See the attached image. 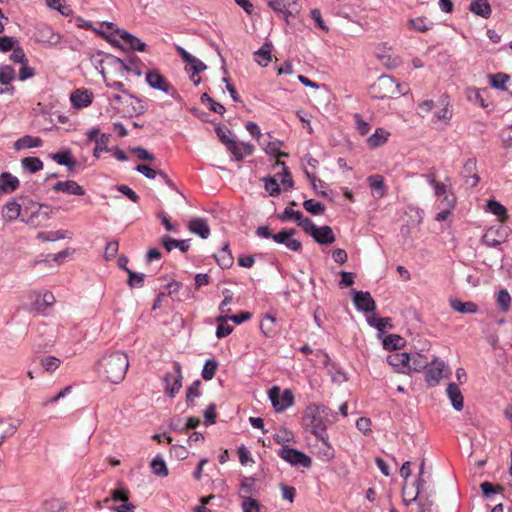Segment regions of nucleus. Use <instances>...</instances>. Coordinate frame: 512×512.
Segmentation results:
<instances>
[{"mask_svg": "<svg viewBox=\"0 0 512 512\" xmlns=\"http://www.w3.org/2000/svg\"><path fill=\"white\" fill-rule=\"evenodd\" d=\"M129 367L128 356L120 351L105 354L98 362V373L106 381L119 384L126 376Z\"/></svg>", "mask_w": 512, "mask_h": 512, "instance_id": "f257e3e1", "label": "nucleus"}, {"mask_svg": "<svg viewBox=\"0 0 512 512\" xmlns=\"http://www.w3.org/2000/svg\"><path fill=\"white\" fill-rule=\"evenodd\" d=\"M330 414L328 407L321 404H310L303 413V425L321 442L327 440V422Z\"/></svg>", "mask_w": 512, "mask_h": 512, "instance_id": "f03ea898", "label": "nucleus"}, {"mask_svg": "<svg viewBox=\"0 0 512 512\" xmlns=\"http://www.w3.org/2000/svg\"><path fill=\"white\" fill-rule=\"evenodd\" d=\"M36 210L31 211L30 215L26 217L27 209H22L21 205L15 200L12 199L8 201L2 209V217L6 221H13L17 218L21 217V221L30 224L37 225L36 219L43 215L44 219L48 218L50 207L45 204H33L32 205Z\"/></svg>", "mask_w": 512, "mask_h": 512, "instance_id": "7ed1b4c3", "label": "nucleus"}, {"mask_svg": "<svg viewBox=\"0 0 512 512\" xmlns=\"http://www.w3.org/2000/svg\"><path fill=\"white\" fill-rule=\"evenodd\" d=\"M369 93L377 99H394L405 95L407 88L397 83L393 77L383 75L370 86Z\"/></svg>", "mask_w": 512, "mask_h": 512, "instance_id": "20e7f679", "label": "nucleus"}, {"mask_svg": "<svg viewBox=\"0 0 512 512\" xmlns=\"http://www.w3.org/2000/svg\"><path fill=\"white\" fill-rule=\"evenodd\" d=\"M146 82L152 89L162 91L177 101L181 100V96L176 88L159 72V70H149L146 73Z\"/></svg>", "mask_w": 512, "mask_h": 512, "instance_id": "39448f33", "label": "nucleus"}, {"mask_svg": "<svg viewBox=\"0 0 512 512\" xmlns=\"http://www.w3.org/2000/svg\"><path fill=\"white\" fill-rule=\"evenodd\" d=\"M173 369V372H166L163 376L164 392L170 399H173L176 394L179 393L183 381L181 364L175 361L173 363Z\"/></svg>", "mask_w": 512, "mask_h": 512, "instance_id": "423d86ee", "label": "nucleus"}, {"mask_svg": "<svg viewBox=\"0 0 512 512\" xmlns=\"http://www.w3.org/2000/svg\"><path fill=\"white\" fill-rule=\"evenodd\" d=\"M268 396L276 412H283L294 404V394L290 389H285L281 393L279 386H273Z\"/></svg>", "mask_w": 512, "mask_h": 512, "instance_id": "0eeeda50", "label": "nucleus"}, {"mask_svg": "<svg viewBox=\"0 0 512 512\" xmlns=\"http://www.w3.org/2000/svg\"><path fill=\"white\" fill-rule=\"evenodd\" d=\"M453 112L450 107V102L447 97H441L434 108V114L431 121L440 127L449 125L452 119Z\"/></svg>", "mask_w": 512, "mask_h": 512, "instance_id": "6e6552de", "label": "nucleus"}, {"mask_svg": "<svg viewBox=\"0 0 512 512\" xmlns=\"http://www.w3.org/2000/svg\"><path fill=\"white\" fill-rule=\"evenodd\" d=\"M509 230L503 225L491 226L482 236L481 241L488 247H496L508 238Z\"/></svg>", "mask_w": 512, "mask_h": 512, "instance_id": "1a4fd4ad", "label": "nucleus"}, {"mask_svg": "<svg viewBox=\"0 0 512 512\" xmlns=\"http://www.w3.org/2000/svg\"><path fill=\"white\" fill-rule=\"evenodd\" d=\"M279 456L293 466L299 465L308 468L312 464L311 458L309 456L297 449H293L288 446H283L280 449Z\"/></svg>", "mask_w": 512, "mask_h": 512, "instance_id": "9d476101", "label": "nucleus"}, {"mask_svg": "<svg viewBox=\"0 0 512 512\" xmlns=\"http://www.w3.org/2000/svg\"><path fill=\"white\" fill-rule=\"evenodd\" d=\"M226 150L233 155L235 160L241 161L253 153L254 147L249 143L239 142L226 137Z\"/></svg>", "mask_w": 512, "mask_h": 512, "instance_id": "9b49d317", "label": "nucleus"}, {"mask_svg": "<svg viewBox=\"0 0 512 512\" xmlns=\"http://www.w3.org/2000/svg\"><path fill=\"white\" fill-rule=\"evenodd\" d=\"M295 230L283 229L280 232L273 235V240L279 244H284L291 251H299L302 248V244L299 240L293 238Z\"/></svg>", "mask_w": 512, "mask_h": 512, "instance_id": "f8f14e48", "label": "nucleus"}, {"mask_svg": "<svg viewBox=\"0 0 512 512\" xmlns=\"http://www.w3.org/2000/svg\"><path fill=\"white\" fill-rule=\"evenodd\" d=\"M93 99V92L86 88L76 89L70 95V101L77 109L88 107Z\"/></svg>", "mask_w": 512, "mask_h": 512, "instance_id": "ddd939ff", "label": "nucleus"}, {"mask_svg": "<svg viewBox=\"0 0 512 512\" xmlns=\"http://www.w3.org/2000/svg\"><path fill=\"white\" fill-rule=\"evenodd\" d=\"M353 302L363 312H373L376 309V303L369 292H354Z\"/></svg>", "mask_w": 512, "mask_h": 512, "instance_id": "4468645a", "label": "nucleus"}, {"mask_svg": "<svg viewBox=\"0 0 512 512\" xmlns=\"http://www.w3.org/2000/svg\"><path fill=\"white\" fill-rule=\"evenodd\" d=\"M34 300L32 302L33 309L38 313H44L48 307L55 303V297L52 292L46 291L43 294L33 292Z\"/></svg>", "mask_w": 512, "mask_h": 512, "instance_id": "2eb2a0df", "label": "nucleus"}, {"mask_svg": "<svg viewBox=\"0 0 512 512\" xmlns=\"http://www.w3.org/2000/svg\"><path fill=\"white\" fill-rule=\"evenodd\" d=\"M55 192H63L68 195L84 196L85 190L74 180L57 181L53 187Z\"/></svg>", "mask_w": 512, "mask_h": 512, "instance_id": "dca6fc26", "label": "nucleus"}, {"mask_svg": "<svg viewBox=\"0 0 512 512\" xmlns=\"http://www.w3.org/2000/svg\"><path fill=\"white\" fill-rule=\"evenodd\" d=\"M411 361L410 354L406 352H394L388 355L387 362L394 367L397 372L406 373Z\"/></svg>", "mask_w": 512, "mask_h": 512, "instance_id": "f3484780", "label": "nucleus"}, {"mask_svg": "<svg viewBox=\"0 0 512 512\" xmlns=\"http://www.w3.org/2000/svg\"><path fill=\"white\" fill-rule=\"evenodd\" d=\"M106 60L109 61L110 64L119 65L122 71L134 72L138 76L141 75V71L137 67V62L139 61V59L136 56L131 57L126 61L112 54H107Z\"/></svg>", "mask_w": 512, "mask_h": 512, "instance_id": "a211bd4d", "label": "nucleus"}, {"mask_svg": "<svg viewBox=\"0 0 512 512\" xmlns=\"http://www.w3.org/2000/svg\"><path fill=\"white\" fill-rule=\"evenodd\" d=\"M188 229L191 233L200 236L202 239H207L210 235L207 221L200 217L191 219L188 223Z\"/></svg>", "mask_w": 512, "mask_h": 512, "instance_id": "6ab92c4d", "label": "nucleus"}, {"mask_svg": "<svg viewBox=\"0 0 512 512\" xmlns=\"http://www.w3.org/2000/svg\"><path fill=\"white\" fill-rule=\"evenodd\" d=\"M319 244H332L335 242V235L330 226L317 227L311 236Z\"/></svg>", "mask_w": 512, "mask_h": 512, "instance_id": "aec40b11", "label": "nucleus"}, {"mask_svg": "<svg viewBox=\"0 0 512 512\" xmlns=\"http://www.w3.org/2000/svg\"><path fill=\"white\" fill-rule=\"evenodd\" d=\"M444 363L433 361L426 372V382L430 386H435L443 377Z\"/></svg>", "mask_w": 512, "mask_h": 512, "instance_id": "412c9836", "label": "nucleus"}, {"mask_svg": "<svg viewBox=\"0 0 512 512\" xmlns=\"http://www.w3.org/2000/svg\"><path fill=\"white\" fill-rule=\"evenodd\" d=\"M446 392L453 408L457 411H461L464 407V398L460 388L455 383H450Z\"/></svg>", "mask_w": 512, "mask_h": 512, "instance_id": "4be33fe9", "label": "nucleus"}, {"mask_svg": "<svg viewBox=\"0 0 512 512\" xmlns=\"http://www.w3.org/2000/svg\"><path fill=\"white\" fill-rule=\"evenodd\" d=\"M161 243L167 252H171L174 248H179L183 253L187 252L190 248V240H178L168 235H165L161 239Z\"/></svg>", "mask_w": 512, "mask_h": 512, "instance_id": "5701e85b", "label": "nucleus"}, {"mask_svg": "<svg viewBox=\"0 0 512 512\" xmlns=\"http://www.w3.org/2000/svg\"><path fill=\"white\" fill-rule=\"evenodd\" d=\"M42 139L31 135H25L14 142V149L19 151L22 149L37 148L42 146Z\"/></svg>", "mask_w": 512, "mask_h": 512, "instance_id": "b1692460", "label": "nucleus"}, {"mask_svg": "<svg viewBox=\"0 0 512 512\" xmlns=\"http://www.w3.org/2000/svg\"><path fill=\"white\" fill-rule=\"evenodd\" d=\"M20 182L17 177L13 176L9 172H2L0 174V187L4 190V193H12L18 189Z\"/></svg>", "mask_w": 512, "mask_h": 512, "instance_id": "393cba45", "label": "nucleus"}, {"mask_svg": "<svg viewBox=\"0 0 512 512\" xmlns=\"http://www.w3.org/2000/svg\"><path fill=\"white\" fill-rule=\"evenodd\" d=\"M390 136V133L383 129L377 128L375 132L367 139V144L370 148H378L383 146Z\"/></svg>", "mask_w": 512, "mask_h": 512, "instance_id": "a878e982", "label": "nucleus"}, {"mask_svg": "<svg viewBox=\"0 0 512 512\" xmlns=\"http://www.w3.org/2000/svg\"><path fill=\"white\" fill-rule=\"evenodd\" d=\"M38 37V41L42 43L57 44L60 41V35L54 33L48 25H42L38 29Z\"/></svg>", "mask_w": 512, "mask_h": 512, "instance_id": "bb28decb", "label": "nucleus"}, {"mask_svg": "<svg viewBox=\"0 0 512 512\" xmlns=\"http://www.w3.org/2000/svg\"><path fill=\"white\" fill-rule=\"evenodd\" d=\"M272 44L266 42L262 47L254 53L255 61L263 67L268 66L271 61Z\"/></svg>", "mask_w": 512, "mask_h": 512, "instance_id": "cd10ccee", "label": "nucleus"}, {"mask_svg": "<svg viewBox=\"0 0 512 512\" xmlns=\"http://www.w3.org/2000/svg\"><path fill=\"white\" fill-rule=\"evenodd\" d=\"M276 317L272 314H266L260 323L261 332L264 336L271 338L276 335Z\"/></svg>", "mask_w": 512, "mask_h": 512, "instance_id": "c85d7f7f", "label": "nucleus"}, {"mask_svg": "<svg viewBox=\"0 0 512 512\" xmlns=\"http://www.w3.org/2000/svg\"><path fill=\"white\" fill-rule=\"evenodd\" d=\"M470 11L483 18L491 14V7L487 0H473L470 4Z\"/></svg>", "mask_w": 512, "mask_h": 512, "instance_id": "c756f323", "label": "nucleus"}, {"mask_svg": "<svg viewBox=\"0 0 512 512\" xmlns=\"http://www.w3.org/2000/svg\"><path fill=\"white\" fill-rule=\"evenodd\" d=\"M130 491L123 484V482L119 481L117 483V487L110 491V499L114 502H126L129 501Z\"/></svg>", "mask_w": 512, "mask_h": 512, "instance_id": "7c9ffc66", "label": "nucleus"}, {"mask_svg": "<svg viewBox=\"0 0 512 512\" xmlns=\"http://www.w3.org/2000/svg\"><path fill=\"white\" fill-rule=\"evenodd\" d=\"M450 306L453 310L459 312V313H476L478 308L477 305L473 302H462L459 299H450L449 301Z\"/></svg>", "mask_w": 512, "mask_h": 512, "instance_id": "2f4dec72", "label": "nucleus"}, {"mask_svg": "<svg viewBox=\"0 0 512 512\" xmlns=\"http://www.w3.org/2000/svg\"><path fill=\"white\" fill-rule=\"evenodd\" d=\"M150 467L152 469V472L156 476L167 477L168 474H169V471H168L167 465L165 463V460H164V458L160 454L156 455L152 459V461L150 463Z\"/></svg>", "mask_w": 512, "mask_h": 512, "instance_id": "473e14b6", "label": "nucleus"}, {"mask_svg": "<svg viewBox=\"0 0 512 512\" xmlns=\"http://www.w3.org/2000/svg\"><path fill=\"white\" fill-rule=\"evenodd\" d=\"M370 188L377 192L378 197L382 198L386 194V187L384 183V178L382 175L374 174L367 178Z\"/></svg>", "mask_w": 512, "mask_h": 512, "instance_id": "72a5a7b5", "label": "nucleus"}, {"mask_svg": "<svg viewBox=\"0 0 512 512\" xmlns=\"http://www.w3.org/2000/svg\"><path fill=\"white\" fill-rule=\"evenodd\" d=\"M21 165L24 170L28 171L29 173H36L43 168V162L40 158L29 156L25 157L21 160Z\"/></svg>", "mask_w": 512, "mask_h": 512, "instance_id": "f704fd0d", "label": "nucleus"}, {"mask_svg": "<svg viewBox=\"0 0 512 512\" xmlns=\"http://www.w3.org/2000/svg\"><path fill=\"white\" fill-rule=\"evenodd\" d=\"M463 170L467 178L471 175V181H469V179L466 180L467 184L472 187L476 186L480 180L479 176L475 173L476 161L473 159H468L464 163Z\"/></svg>", "mask_w": 512, "mask_h": 512, "instance_id": "c9c22d12", "label": "nucleus"}, {"mask_svg": "<svg viewBox=\"0 0 512 512\" xmlns=\"http://www.w3.org/2000/svg\"><path fill=\"white\" fill-rule=\"evenodd\" d=\"M410 357L411 361L409 362L407 374L412 372H420L423 368L427 366V360L423 355L415 353L413 355H410Z\"/></svg>", "mask_w": 512, "mask_h": 512, "instance_id": "e433bc0d", "label": "nucleus"}, {"mask_svg": "<svg viewBox=\"0 0 512 512\" xmlns=\"http://www.w3.org/2000/svg\"><path fill=\"white\" fill-rule=\"evenodd\" d=\"M487 210L499 217L501 223L507 219V209L496 200H489L487 202Z\"/></svg>", "mask_w": 512, "mask_h": 512, "instance_id": "4c0bfd02", "label": "nucleus"}, {"mask_svg": "<svg viewBox=\"0 0 512 512\" xmlns=\"http://www.w3.org/2000/svg\"><path fill=\"white\" fill-rule=\"evenodd\" d=\"M405 345L404 339L395 334H390L383 339V347L386 350H398Z\"/></svg>", "mask_w": 512, "mask_h": 512, "instance_id": "58836bf2", "label": "nucleus"}, {"mask_svg": "<svg viewBox=\"0 0 512 512\" xmlns=\"http://www.w3.org/2000/svg\"><path fill=\"white\" fill-rule=\"evenodd\" d=\"M218 365V361L213 358L206 360L201 371L202 378L206 381L213 379L217 371Z\"/></svg>", "mask_w": 512, "mask_h": 512, "instance_id": "ea45409f", "label": "nucleus"}, {"mask_svg": "<svg viewBox=\"0 0 512 512\" xmlns=\"http://www.w3.org/2000/svg\"><path fill=\"white\" fill-rule=\"evenodd\" d=\"M402 498L404 504L409 506L420 498V491L416 490L414 487H408L407 482H405L402 487Z\"/></svg>", "mask_w": 512, "mask_h": 512, "instance_id": "a19ab883", "label": "nucleus"}, {"mask_svg": "<svg viewBox=\"0 0 512 512\" xmlns=\"http://www.w3.org/2000/svg\"><path fill=\"white\" fill-rule=\"evenodd\" d=\"M275 441L283 446H286V443H291L295 441V437L292 431L287 429L286 427H280L274 435Z\"/></svg>", "mask_w": 512, "mask_h": 512, "instance_id": "79ce46f5", "label": "nucleus"}, {"mask_svg": "<svg viewBox=\"0 0 512 512\" xmlns=\"http://www.w3.org/2000/svg\"><path fill=\"white\" fill-rule=\"evenodd\" d=\"M128 275L127 284L131 288H141L144 286L145 274L137 273L131 269H126Z\"/></svg>", "mask_w": 512, "mask_h": 512, "instance_id": "37998d69", "label": "nucleus"}, {"mask_svg": "<svg viewBox=\"0 0 512 512\" xmlns=\"http://www.w3.org/2000/svg\"><path fill=\"white\" fill-rule=\"evenodd\" d=\"M489 78L492 87L503 91L507 90L506 83L510 78L509 75L504 73H497L494 75H490Z\"/></svg>", "mask_w": 512, "mask_h": 512, "instance_id": "c03bdc74", "label": "nucleus"}, {"mask_svg": "<svg viewBox=\"0 0 512 512\" xmlns=\"http://www.w3.org/2000/svg\"><path fill=\"white\" fill-rule=\"evenodd\" d=\"M201 103L204 105H207L209 110L223 114L224 113V105H222L219 102H216L214 99H212L209 94L203 93L200 97Z\"/></svg>", "mask_w": 512, "mask_h": 512, "instance_id": "a18cd8bd", "label": "nucleus"}, {"mask_svg": "<svg viewBox=\"0 0 512 512\" xmlns=\"http://www.w3.org/2000/svg\"><path fill=\"white\" fill-rule=\"evenodd\" d=\"M109 140H110V135L106 134V133H102L99 136V139H96V142H95L96 146H95V149L93 152L94 157L98 158L99 152H101V151H104V152L110 151V148L108 147Z\"/></svg>", "mask_w": 512, "mask_h": 512, "instance_id": "49530a36", "label": "nucleus"}, {"mask_svg": "<svg viewBox=\"0 0 512 512\" xmlns=\"http://www.w3.org/2000/svg\"><path fill=\"white\" fill-rule=\"evenodd\" d=\"M262 145L267 154L273 155L277 158L288 156L287 153L280 151L281 142L279 141H269L267 144Z\"/></svg>", "mask_w": 512, "mask_h": 512, "instance_id": "de8ad7c7", "label": "nucleus"}, {"mask_svg": "<svg viewBox=\"0 0 512 512\" xmlns=\"http://www.w3.org/2000/svg\"><path fill=\"white\" fill-rule=\"evenodd\" d=\"M66 230H57V231H48V232H40L38 234V238L43 241L54 242L57 240L64 239L66 236Z\"/></svg>", "mask_w": 512, "mask_h": 512, "instance_id": "09e8293b", "label": "nucleus"}, {"mask_svg": "<svg viewBox=\"0 0 512 512\" xmlns=\"http://www.w3.org/2000/svg\"><path fill=\"white\" fill-rule=\"evenodd\" d=\"M15 78V70L11 65H4L0 67V83L8 85Z\"/></svg>", "mask_w": 512, "mask_h": 512, "instance_id": "8fccbe9b", "label": "nucleus"}, {"mask_svg": "<svg viewBox=\"0 0 512 512\" xmlns=\"http://www.w3.org/2000/svg\"><path fill=\"white\" fill-rule=\"evenodd\" d=\"M303 207L307 212L313 215H320L325 211V206L322 203L316 202L312 199L304 201Z\"/></svg>", "mask_w": 512, "mask_h": 512, "instance_id": "3c124183", "label": "nucleus"}, {"mask_svg": "<svg viewBox=\"0 0 512 512\" xmlns=\"http://www.w3.org/2000/svg\"><path fill=\"white\" fill-rule=\"evenodd\" d=\"M408 27L415 31H418V32H426L430 29V26L427 23V20L422 17L410 19L408 21Z\"/></svg>", "mask_w": 512, "mask_h": 512, "instance_id": "603ef678", "label": "nucleus"}, {"mask_svg": "<svg viewBox=\"0 0 512 512\" xmlns=\"http://www.w3.org/2000/svg\"><path fill=\"white\" fill-rule=\"evenodd\" d=\"M497 303L503 312H507L511 305V296L507 290L502 289L498 293Z\"/></svg>", "mask_w": 512, "mask_h": 512, "instance_id": "864d4df0", "label": "nucleus"}, {"mask_svg": "<svg viewBox=\"0 0 512 512\" xmlns=\"http://www.w3.org/2000/svg\"><path fill=\"white\" fill-rule=\"evenodd\" d=\"M265 190L273 197L280 194V186L278 181L273 177L264 178Z\"/></svg>", "mask_w": 512, "mask_h": 512, "instance_id": "5fc2aeb1", "label": "nucleus"}, {"mask_svg": "<svg viewBox=\"0 0 512 512\" xmlns=\"http://www.w3.org/2000/svg\"><path fill=\"white\" fill-rule=\"evenodd\" d=\"M390 318L388 317H369L367 322L370 326L376 327L380 333L385 332L386 326L390 323Z\"/></svg>", "mask_w": 512, "mask_h": 512, "instance_id": "6e6d98bb", "label": "nucleus"}, {"mask_svg": "<svg viewBox=\"0 0 512 512\" xmlns=\"http://www.w3.org/2000/svg\"><path fill=\"white\" fill-rule=\"evenodd\" d=\"M255 487V480L253 478H245L240 487V495L243 499L251 498L250 494L252 493Z\"/></svg>", "mask_w": 512, "mask_h": 512, "instance_id": "4d7b16f0", "label": "nucleus"}, {"mask_svg": "<svg viewBox=\"0 0 512 512\" xmlns=\"http://www.w3.org/2000/svg\"><path fill=\"white\" fill-rule=\"evenodd\" d=\"M10 59L15 63L20 64H28V59L26 54L19 43L12 49V54L10 55Z\"/></svg>", "mask_w": 512, "mask_h": 512, "instance_id": "13d9d810", "label": "nucleus"}, {"mask_svg": "<svg viewBox=\"0 0 512 512\" xmlns=\"http://www.w3.org/2000/svg\"><path fill=\"white\" fill-rule=\"evenodd\" d=\"M60 359L54 356H47L41 359V365L47 372H54L60 365Z\"/></svg>", "mask_w": 512, "mask_h": 512, "instance_id": "bf43d9fd", "label": "nucleus"}, {"mask_svg": "<svg viewBox=\"0 0 512 512\" xmlns=\"http://www.w3.org/2000/svg\"><path fill=\"white\" fill-rule=\"evenodd\" d=\"M18 44V40L11 36L0 37V51L3 53L9 52Z\"/></svg>", "mask_w": 512, "mask_h": 512, "instance_id": "052dcab7", "label": "nucleus"}, {"mask_svg": "<svg viewBox=\"0 0 512 512\" xmlns=\"http://www.w3.org/2000/svg\"><path fill=\"white\" fill-rule=\"evenodd\" d=\"M51 158L59 165L64 166V164H68L70 159H72V154L70 149H65L60 152L53 153Z\"/></svg>", "mask_w": 512, "mask_h": 512, "instance_id": "680f3d73", "label": "nucleus"}, {"mask_svg": "<svg viewBox=\"0 0 512 512\" xmlns=\"http://www.w3.org/2000/svg\"><path fill=\"white\" fill-rule=\"evenodd\" d=\"M185 69L188 72H193V75H198L200 72L206 69V65L201 60L194 57L189 63H187Z\"/></svg>", "mask_w": 512, "mask_h": 512, "instance_id": "e2e57ef3", "label": "nucleus"}, {"mask_svg": "<svg viewBox=\"0 0 512 512\" xmlns=\"http://www.w3.org/2000/svg\"><path fill=\"white\" fill-rule=\"evenodd\" d=\"M19 425H20L19 420H15L14 422H10V423H7L6 421H4V425L2 426V428H0V432H1V434H3L4 439L14 435L16 433Z\"/></svg>", "mask_w": 512, "mask_h": 512, "instance_id": "0e129e2a", "label": "nucleus"}, {"mask_svg": "<svg viewBox=\"0 0 512 512\" xmlns=\"http://www.w3.org/2000/svg\"><path fill=\"white\" fill-rule=\"evenodd\" d=\"M135 170L144 175L146 178L148 179H154L156 176H158V173H159V170H154L153 168H151L149 165L147 164H138L136 167H135Z\"/></svg>", "mask_w": 512, "mask_h": 512, "instance_id": "69168bd1", "label": "nucleus"}, {"mask_svg": "<svg viewBox=\"0 0 512 512\" xmlns=\"http://www.w3.org/2000/svg\"><path fill=\"white\" fill-rule=\"evenodd\" d=\"M131 50L138 51V52H144L146 50L147 45L142 42L138 37L135 35H131V37L127 40L126 43Z\"/></svg>", "mask_w": 512, "mask_h": 512, "instance_id": "338daca9", "label": "nucleus"}, {"mask_svg": "<svg viewBox=\"0 0 512 512\" xmlns=\"http://www.w3.org/2000/svg\"><path fill=\"white\" fill-rule=\"evenodd\" d=\"M418 512H434L433 501L429 496H421L418 501Z\"/></svg>", "mask_w": 512, "mask_h": 512, "instance_id": "774afa93", "label": "nucleus"}]
</instances>
